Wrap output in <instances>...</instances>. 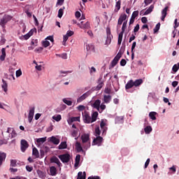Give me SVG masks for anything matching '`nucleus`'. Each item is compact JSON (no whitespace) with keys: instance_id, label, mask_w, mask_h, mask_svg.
<instances>
[{"instance_id":"nucleus-55","label":"nucleus","mask_w":179,"mask_h":179,"mask_svg":"<svg viewBox=\"0 0 179 179\" xmlns=\"http://www.w3.org/2000/svg\"><path fill=\"white\" fill-rule=\"evenodd\" d=\"M120 20L122 21H124V20H127V14H123L122 15H120V18H119Z\"/></svg>"},{"instance_id":"nucleus-59","label":"nucleus","mask_w":179,"mask_h":179,"mask_svg":"<svg viewBox=\"0 0 179 179\" xmlns=\"http://www.w3.org/2000/svg\"><path fill=\"white\" fill-rule=\"evenodd\" d=\"M163 100L164 103H168V106H171V103L169 101L168 98L164 97Z\"/></svg>"},{"instance_id":"nucleus-35","label":"nucleus","mask_w":179,"mask_h":179,"mask_svg":"<svg viewBox=\"0 0 179 179\" xmlns=\"http://www.w3.org/2000/svg\"><path fill=\"white\" fill-rule=\"evenodd\" d=\"M124 36V32H120L118 35V41L117 44L118 45H121V43H122V37Z\"/></svg>"},{"instance_id":"nucleus-29","label":"nucleus","mask_w":179,"mask_h":179,"mask_svg":"<svg viewBox=\"0 0 179 179\" xmlns=\"http://www.w3.org/2000/svg\"><path fill=\"white\" fill-rule=\"evenodd\" d=\"M152 131H153V129L150 126H147L144 128V132L146 135H149Z\"/></svg>"},{"instance_id":"nucleus-52","label":"nucleus","mask_w":179,"mask_h":179,"mask_svg":"<svg viewBox=\"0 0 179 179\" xmlns=\"http://www.w3.org/2000/svg\"><path fill=\"white\" fill-rule=\"evenodd\" d=\"M138 15H139V11H138V10L134 11V13L131 15V17L133 19H135V17H136L138 16Z\"/></svg>"},{"instance_id":"nucleus-64","label":"nucleus","mask_w":179,"mask_h":179,"mask_svg":"<svg viewBox=\"0 0 179 179\" xmlns=\"http://www.w3.org/2000/svg\"><path fill=\"white\" fill-rule=\"evenodd\" d=\"M88 179H100L99 176H91L89 177Z\"/></svg>"},{"instance_id":"nucleus-32","label":"nucleus","mask_w":179,"mask_h":179,"mask_svg":"<svg viewBox=\"0 0 179 179\" xmlns=\"http://www.w3.org/2000/svg\"><path fill=\"white\" fill-rule=\"evenodd\" d=\"M32 155L36 158L40 157V154L38 153V150L37 148H34L32 150Z\"/></svg>"},{"instance_id":"nucleus-56","label":"nucleus","mask_w":179,"mask_h":179,"mask_svg":"<svg viewBox=\"0 0 179 179\" xmlns=\"http://www.w3.org/2000/svg\"><path fill=\"white\" fill-rule=\"evenodd\" d=\"M15 75H16V78H19L20 76H22V70L19 69L16 71Z\"/></svg>"},{"instance_id":"nucleus-51","label":"nucleus","mask_w":179,"mask_h":179,"mask_svg":"<svg viewBox=\"0 0 179 179\" xmlns=\"http://www.w3.org/2000/svg\"><path fill=\"white\" fill-rule=\"evenodd\" d=\"M124 120V117H117L115 118V122H122V120Z\"/></svg>"},{"instance_id":"nucleus-61","label":"nucleus","mask_w":179,"mask_h":179,"mask_svg":"<svg viewBox=\"0 0 179 179\" xmlns=\"http://www.w3.org/2000/svg\"><path fill=\"white\" fill-rule=\"evenodd\" d=\"M172 71L173 72H177V71H178V66L177 64H175L172 68Z\"/></svg>"},{"instance_id":"nucleus-8","label":"nucleus","mask_w":179,"mask_h":179,"mask_svg":"<svg viewBox=\"0 0 179 179\" xmlns=\"http://www.w3.org/2000/svg\"><path fill=\"white\" fill-rule=\"evenodd\" d=\"M12 20V17L10 15H6L0 20L1 26H5L7 22Z\"/></svg>"},{"instance_id":"nucleus-2","label":"nucleus","mask_w":179,"mask_h":179,"mask_svg":"<svg viewBox=\"0 0 179 179\" xmlns=\"http://www.w3.org/2000/svg\"><path fill=\"white\" fill-rule=\"evenodd\" d=\"M83 120L85 124H92L93 122H96L97 120V117H99V113L93 112L92 116H90V113L87 112V110H85L82 113Z\"/></svg>"},{"instance_id":"nucleus-36","label":"nucleus","mask_w":179,"mask_h":179,"mask_svg":"<svg viewBox=\"0 0 179 179\" xmlns=\"http://www.w3.org/2000/svg\"><path fill=\"white\" fill-rule=\"evenodd\" d=\"M156 115H157V113L156 112H150L149 113V117L152 121H155L156 120Z\"/></svg>"},{"instance_id":"nucleus-48","label":"nucleus","mask_w":179,"mask_h":179,"mask_svg":"<svg viewBox=\"0 0 179 179\" xmlns=\"http://www.w3.org/2000/svg\"><path fill=\"white\" fill-rule=\"evenodd\" d=\"M96 68H94V66H92L90 68V75H94V73H96Z\"/></svg>"},{"instance_id":"nucleus-25","label":"nucleus","mask_w":179,"mask_h":179,"mask_svg":"<svg viewBox=\"0 0 179 179\" xmlns=\"http://www.w3.org/2000/svg\"><path fill=\"white\" fill-rule=\"evenodd\" d=\"M3 84L1 85V87L4 92L8 93V83L4 80H2Z\"/></svg>"},{"instance_id":"nucleus-62","label":"nucleus","mask_w":179,"mask_h":179,"mask_svg":"<svg viewBox=\"0 0 179 179\" xmlns=\"http://www.w3.org/2000/svg\"><path fill=\"white\" fill-rule=\"evenodd\" d=\"M66 36L71 37V36H73V31H68Z\"/></svg>"},{"instance_id":"nucleus-22","label":"nucleus","mask_w":179,"mask_h":179,"mask_svg":"<svg viewBox=\"0 0 179 179\" xmlns=\"http://www.w3.org/2000/svg\"><path fill=\"white\" fill-rule=\"evenodd\" d=\"M113 38V35H108L106 37V40L105 41V43L104 45L106 46V47H108V45H110L111 44V40Z\"/></svg>"},{"instance_id":"nucleus-13","label":"nucleus","mask_w":179,"mask_h":179,"mask_svg":"<svg viewBox=\"0 0 179 179\" xmlns=\"http://www.w3.org/2000/svg\"><path fill=\"white\" fill-rule=\"evenodd\" d=\"M35 31H37V30L36 29H31L29 33H27V34H25L23 38H24V40H29V38H30V37H31V36H33V34H34Z\"/></svg>"},{"instance_id":"nucleus-57","label":"nucleus","mask_w":179,"mask_h":179,"mask_svg":"<svg viewBox=\"0 0 179 179\" xmlns=\"http://www.w3.org/2000/svg\"><path fill=\"white\" fill-rule=\"evenodd\" d=\"M43 51V48L40 47V48H37L34 50L35 52H38V54H40V52H41Z\"/></svg>"},{"instance_id":"nucleus-20","label":"nucleus","mask_w":179,"mask_h":179,"mask_svg":"<svg viewBox=\"0 0 179 179\" xmlns=\"http://www.w3.org/2000/svg\"><path fill=\"white\" fill-rule=\"evenodd\" d=\"M111 95H107V94H104L103 95V103H105L106 104H108V103H110L111 101Z\"/></svg>"},{"instance_id":"nucleus-37","label":"nucleus","mask_w":179,"mask_h":179,"mask_svg":"<svg viewBox=\"0 0 179 179\" xmlns=\"http://www.w3.org/2000/svg\"><path fill=\"white\" fill-rule=\"evenodd\" d=\"M121 9V1L119 0L116 2L115 12H118Z\"/></svg>"},{"instance_id":"nucleus-30","label":"nucleus","mask_w":179,"mask_h":179,"mask_svg":"<svg viewBox=\"0 0 179 179\" xmlns=\"http://www.w3.org/2000/svg\"><path fill=\"white\" fill-rule=\"evenodd\" d=\"M77 179H86V172H79Z\"/></svg>"},{"instance_id":"nucleus-7","label":"nucleus","mask_w":179,"mask_h":179,"mask_svg":"<svg viewBox=\"0 0 179 179\" xmlns=\"http://www.w3.org/2000/svg\"><path fill=\"white\" fill-rule=\"evenodd\" d=\"M6 134H8V136L7 138H15L16 136V131H15V129L12 127H9L7 129Z\"/></svg>"},{"instance_id":"nucleus-41","label":"nucleus","mask_w":179,"mask_h":179,"mask_svg":"<svg viewBox=\"0 0 179 179\" xmlns=\"http://www.w3.org/2000/svg\"><path fill=\"white\" fill-rule=\"evenodd\" d=\"M42 44L43 47H45V48H47V47H49L50 45V41H47V39H45V41H43Z\"/></svg>"},{"instance_id":"nucleus-19","label":"nucleus","mask_w":179,"mask_h":179,"mask_svg":"<svg viewBox=\"0 0 179 179\" xmlns=\"http://www.w3.org/2000/svg\"><path fill=\"white\" fill-rule=\"evenodd\" d=\"M177 171V166L176 165H173L171 167L169 168V173L170 176H173V174H176Z\"/></svg>"},{"instance_id":"nucleus-40","label":"nucleus","mask_w":179,"mask_h":179,"mask_svg":"<svg viewBox=\"0 0 179 179\" xmlns=\"http://www.w3.org/2000/svg\"><path fill=\"white\" fill-rule=\"evenodd\" d=\"M64 9H65L64 7L63 8L59 9L58 15H57L58 17H59V18L62 17V16L64 15Z\"/></svg>"},{"instance_id":"nucleus-10","label":"nucleus","mask_w":179,"mask_h":179,"mask_svg":"<svg viewBox=\"0 0 179 179\" xmlns=\"http://www.w3.org/2000/svg\"><path fill=\"white\" fill-rule=\"evenodd\" d=\"M76 121H78V122H80V116L72 117L67 120V122H68L69 125H72V123L75 122Z\"/></svg>"},{"instance_id":"nucleus-5","label":"nucleus","mask_w":179,"mask_h":179,"mask_svg":"<svg viewBox=\"0 0 179 179\" xmlns=\"http://www.w3.org/2000/svg\"><path fill=\"white\" fill-rule=\"evenodd\" d=\"M77 26H78V27H80V29H90V22H89V21H87V22L83 23V21H81L80 23L77 24Z\"/></svg>"},{"instance_id":"nucleus-11","label":"nucleus","mask_w":179,"mask_h":179,"mask_svg":"<svg viewBox=\"0 0 179 179\" xmlns=\"http://www.w3.org/2000/svg\"><path fill=\"white\" fill-rule=\"evenodd\" d=\"M101 142H103V138L101 136H97L93 140L92 145H98V146H100V145H101Z\"/></svg>"},{"instance_id":"nucleus-15","label":"nucleus","mask_w":179,"mask_h":179,"mask_svg":"<svg viewBox=\"0 0 179 179\" xmlns=\"http://www.w3.org/2000/svg\"><path fill=\"white\" fill-rule=\"evenodd\" d=\"M49 142H52L54 145H59V138L52 136L49 138Z\"/></svg>"},{"instance_id":"nucleus-58","label":"nucleus","mask_w":179,"mask_h":179,"mask_svg":"<svg viewBox=\"0 0 179 179\" xmlns=\"http://www.w3.org/2000/svg\"><path fill=\"white\" fill-rule=\"evenodd\" d=\"M120 65H121V66H125V65H127V60L122 59L120 61Z\"/></svg>"},{"instance_id":"nucleus-50","label":"nucleus","mask_w":179,"mask_h":179,"mask_svg":"<svg viewBox=\"0 0 179 179\" xmlns=\"http://www.w3.org/2000/svg\"><path fill=\"white\" fill-rule=\"evenodd\" d=\"M104 93L106 95H110L111 94V89L108 88V87H106L104 90Z\"/></svg>"},{"instance_id":"nucleus-21","label":"nucleus","mask_w":179,"mask_h":179,"mask_svg":"<svg viewBox=\"0 0 179 179\" xmlns=\"http://www.w3.org/2000/svg\"><path fill=\"white\" fill-rule=\"evenodd\" d=\"M50 175L52 177H55V176H57V168L55 166L50 167Z\"/></svg>"},{"instance_id":"nucleus-6","label":"nucleus","mask_w":179,"mask_h":179,"mask_svg":"<svg viewBox=\"0 0 179 179\" xmlns=\"http://www.w3.org/2000/svg\"><path fill=\"white\" fill-rule=\"evenodd\" d=\"M91 94L90 91H88L85 93H84L83 95H81L80 97L77 99V103H82L84 100H86L87 99V96Z\"/></svg>"},{"instance_id":"nucleus-24","label":"nucleus","mask_w":179,"mask_h":179,"mask_svg":"<svg viewBox=\"0 0 179 179\" xmlns=\"http://www.w3.org/2000/svg\"><path fill=\"white\" fill-rule=\"evenodd\" d=\"M134 80H130L125 86L126 90H128V89H131V87H134Z\"/></svg>"},{"instance_id":"nucleus-53","label":"nucleus","mask_w":179,"mask_h":179,"mask_svg":"<svg viewBox=\"0 0 179 179\" xmlns=\"http://www.w3.org/2000/svg\"><path fill=\"white\" fill-rule=\"evenodd\" d=\"M95 135H96V136H99V135H100V127H96Z\"/></svg>"},{"instance_id":"nucleus-34","label":"nucleus","mask_w":179,"mask_h":179,"mask_svg":"<svg viewBox=\"0 0 179 179\" xmlns=\"http://www.w3.org/2000/svg\"><path fill=\"white\" fill-rule=\"evenodd\" d=\"M52 120H54L57 122H59V121L62 120V117L61 116V115H55L52 116Z\"/></svg>"},{"instance_id":"nucleus-47","label":"nucleus","mask_w":179,"mask_h":179,"mask_svg":"<svg viewBox=\"0 0 179 179\" xmlns=\"http://www.w3.org/2000/svg\"><path fill=\"white\" fill-rule=\"evenodd\" d=\"M71 136H73V138H75V139H78V138L76 137L78 136V131L73 130L71 132Z\"/></svg>"},{"instance_id":"nucleus-1","label":"nucleus","mask_w":179,"mask_h":179,"mask_svg":"<svg viewBox=\"0 0 179 179\" xmlns=\"http://www.w3.org/2000/svg\"><path fill=\"white\" fill-rule=\"evenodd\" d=\"M81 143L79 141L76 143V149L77 152H80L83 150H87L92 145L90 140V134L84 133L80 136Z\"/></svg>"},{"instance_id":"nucleus-18","label":"nucleus","mask_w":179,"mask_h":179,"mask_svg":"<svg viewBox=\"0 0 179 179\" xmlns=\"http://www.w3.org/2000/svg\"><path fill=\"white\" fill-rule=\"evenodd\" d=\"M45 141H47V137L37 138L36 139V145L38 147L41 146V145H43V143H44V142H45Z\"/></svg>"},{"instance_id":"nucleus-16","label":"nucleus","mask_w":179,"mask_h":179,"mask_svg":"<svg viewBox=\"0 0 179 179\" xmlns=\"http://www.w3.org/2000/svg\"><path fill=\"white\" fill-rule=\"evenodd\" d=\"M50 162L55 163L59 167H61V166H62V164L61 163V162H59V159L57 157H52L50 159Z\"/></svg>"},{"instance_id":"nucleus-39","label":"nucleus","mask_w":179,"mask_h":179,"mask_svg":"<svg viewBox=\"0 0 179 179\" xmlns=\"http://www.w3.org/2000/svg\"><path fill=\"white\" fill-rule=\"evenodd\" d=\"M100 127H101V129H103V134H104V132H106V123L104 122V121L101 120Z\"/></svg>"},{"instance_id":"nucleus-45","label":"nucleus","mask_w":179,"mask_h":179,"mask_svg":"<svg viewBox=\"0 0 179 179\" xmlns=\"http://www.w3.org/2000/svg\"><path fill=\"white\" fill-rule=\"evenodd\" d=\"M68 38H69V36H68V35H64L63 36V45H66V41H68Z\"/></svg>"},{"instance_id":"nucleus-42","label":"nucleus","mask_w":179,"mask_h":179,"mask_svg":"<svg viewBox=\"0 0 179 179\" xmlns=\"http://www.w3.org/2000/svg\"><path fill=\"white\" fill-rule=\"evenodd\" d=\"M86 50H87V51H90L92 50H94V46H93V45H92V44H87L86 45Z\"/></svg>"},{"instance_id":"nucleus-33","label":"nucleus","mask_w":179,"mask_h":179,"mask_svg":"<svg viewBox=\"0 0 179 179\" xmlns=\"http://www.w3.org/2000/svg\"><path fill=\"white\" fill-rule=\"evenodd\" d=\"M36 173L40 178H45V172L40 171V170H37Z\"/></svg>"},{"instance_id":"nucleus-4","label":"nucleus","mask_w":179,"mask_h":179,"mask_svg":"<svg viewBox=\"0 0 179 179\" xmlns=\"http://www.w3.org/2000/svg\"><path fill=\"white\" fill-rule=\"evenodd\" d=\"M70 158H71V156L69 154L59 155V159H60L62 163H68V162H69Z\"/></svg>"},{"instance_id":"nucleus-27","label":"nucleus","mask_w":179,"mask_h":179,"mask_svg":"<svg viewBox=\"0 0 179 179\" xmlns=\"http://www.w3.org/2000/svg\"><path fill=\"white\" fill-rule=\"evenodd\" d=\"M68 148V145L66 144V141L62 142L58 146V149L62 150V149H66Z\"/></svg>"},{"instance_id":"nucleus-60","label":"nucleus","mask_w":179,"mask_h":179,"mask_svg":"<svg viewBox=\"0 0 179 179\" xmlns=\"http://www.w3.org/2000/svg\"><path fill=\"white\" fill-rule=\"evenodd\" d=\"M35 68L37 71H43V66L41 65L36 64Z\"/></svg>"},{"instance_id":"nucleus-28","label":"nucleus","mask_w":179,"mask_h":179,"mask_svg":"<svg viewBox=\"0 0 179 179\" xmlns=\"http://www.w3.org/2000/svg\"><path fill=\"white\" fill-rule=\"evenodd\" d=\"M142 83H143V80L142 79H138L133 81V84L136 87H138V86H141Z\"/></svg>"},{"instance_id":"nucleus-17","label":"nucleus","mask_w":179,"mask_h":179,"mask_svg":"<svg viewBox=\"0 0 179 179\" xmlns=\"http://www.w3.org/2000/svg\"><path fill=\"white\" fill-rule=\"evenodd\" d=\"M34 117V108H32L29 110V115H28L29 122H31Z\"/></svg>"},{"instance_id":"nucleus-23","label":"nucleus","mask_w":179,"mask_h":179,"mask_svg":"<svg viewBox=\"0 0 179 179\" xmlns=\"http://www.w3.org/2000/svg\"><path fill=\"white\" fill-rule=\"evenodd\" d=\"M6 57V50L3 48L1 49V55L0 56L1 61H5V58Z\"/></svg>"},{"instance_id":"nucleus-31","label":"nucleus","mask_w":179,"mask_h":179,"mask_svg":"<svg viewBox=\"0 0 179 179\" xmlns=\"http://www.w3.org/2000/svg\"><path fill=\"white\" fill-rule=\"evenodd\" d=\"M79 163H80V155H78L76 157V162L74 164V167H79Z\"/></svg>"},{"instance_id":"nucleus-26","label":"nucleus","mask_w":179,"mask_h":179,"mask_svg":"<svg viewBox=\"0 0 179 179\" xmlns=\"http://www.w3.org/2000/svg\"><path fill=\"white\" fill-rule=\"evenodd\" d=\"M5 159H6V153L0 152V166H2V163Z\"/></svg>"},{"instance_id":"nucleus-63","label":"nucleus","mask_w":179,"mask_h":179,"mask_svg":"<svg viewBox=\"0 0 179 179\" xmlns=\"http://www.w3.org/2000/svg\"><path fill=\"white\" fill-rule=\"evenodd\" d=\"M45 40H46V41H47V40H49L50 41H51V43H53V41H54V37L52 36H48V37L45 38Z\"/></svg>"},{"instance_id":"nucleus-14","label":"nucleus","mask_w":179,"mask_h":179,"mask_svg":"<svg viewBox=\"0 0 179 179\" xmlns=\"http://www.w3.org/2000/svg\"><path fill=\"white\" fill-rule=\"evenodd\" d=\"M169 10V6H166L162 10V17L161 20L162 22H164V19H166V17L167 16V11Z\"/></svg>"},{"instance_id":"nucleus-9","label":"nucleus","mask_w":179,"mask_h":179,"mask_svg":"<svg viewBox=\"0 0 179 179\" xmlns=\"http://www.w3.org/2000/svg\"><path fill=\"white\" fill-rule=\"evenodd\" d=\"M155 6L153 5H151L148 9L146 10V11H144L143 10L140 12V15H143V16H145L146 15H149V13H152L153 12V8Z\"/></svg>"},{"instance_id":"nucleus-54","label":"nucleus","mask_w":179,"mask_h":179,"mask_svg":"<svg viewBox=\"0 0 179 179\" xmlns=\"http://www.w3.org/2000/svg\"><path fill=\"white\" fill-rule=\"evenodd\" d=\"M16 163H17L16 160H15V159L10 160V166L12 167H16V166H17Z\"/></svg>"},{"instance_id":"nucleus-38","label":"nucleus","mask_w":179,"mask_h":179,"mask_svg":"<svg viewBox=\"0 0 179 179\" xmlns=\"http://www.w3.org/2000/svg\"><path fill=\"white\" fill-rule=\"evenodd\" d=\"M63 103L67 106H72V101L69 100L68 98H64L62 99Z\"/></svg>"},{"instance_id":"nucleus-12","label":"nucleus","mask_w":179,"mask_h":179,"mask_svg":"<svg viewBox=\"0 0 179 179\" xmlns=\"http://www.w3.org/2000/svg\"><path fill=\"white\" fill-rule=\"evenodd\" d=\"M29 148V143L26 140H22L21 141V150L22 152H26V149Z\"/></svg>"},{"instance_id":"nucleus-44","label":"nucleus","mask_w":179,"mask_h":179,"mask_svg":"<svg viewBox=\"0 0 179 179\" xmlns=\"http://www.w3.org/2000/svg\"><path fill=\"white\" fill-rule=\"evenodd\" d=\"M122 57V53L118 52L117 55L115 57L114 59H115L117 62L120 61V59Z\"/></svg>"},{"instance_id":"nucleus-46","label":"nucleus","mask_w":179,"mask_h":179,"mask_svg":"<svg viewBox=\"0 0 179 179\" xmlns=\"http://www.w3.org/2000/svg\"><path fill=\"white\" fill-rule=\"evenodd\" d=\"M160 30V22H159L154 28V33H157Z\"/></svg>"},{"instance_id":"nucleus-3","label":"nucleus","mask_w":179,"mask_h":179,"mask_svg":"<svg viewBox=\"0 0 179 179\" xmlns=\"http://www.w3.org/2000/svg\"><path fill=\"white\" fill-rule=\"evenodd\" d=\"M92 107L96 108L97 111L100 113H103V111H104V110L106 108V104H104V103H101V101H100V99H96L94 101V103L92 104Z\"/></svg>"},{"instance_id":"nucleus-49","label":"nucleus","mask_w":179,"mask_h":179,"mask_svg":"<svg viewBox=\"0 0 179 179\" xmlns=\"http://www.w3.org/2000/svg\"><path fill=\"white\" fill-rule=\"evenodd\" d=\"M127 21L123 22V24H122V31H121V33H124V31H125V29H127Z\"/></svg>"},{"instance_id":"nucleus-43","label":"nucleus","mask_w":179,"mask_h":179,"mask_svg":"<svg viewBox=\"0 0 179 179\" xmlns=\"http://www.w3.org/2000/svg\"><path fill=\"white\" fill-rule=\"evenodd\" d=\"M77 110H78V111H85V110H86V106L80 105L77 107Z\"/></svg>"}]
</instances>
